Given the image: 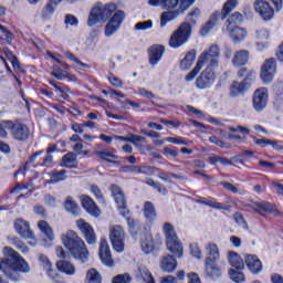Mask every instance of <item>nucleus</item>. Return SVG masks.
<instances>
[{
	"mask_svg": "<svg viewBox=\"0 0 283 283\" xmlns=\"http://www.w3.org/2000/svg\"><path fill=\"white\" fill-rule=\"evenodd\" d=\"M91 192L95 196L98 202H101L102 205H105V197H103V192L101 191V188H98V186L96 185L91 186Z\"/></svg>",
	"mask_w": 283,
	"mask_h": 283,
	"instance_id": "4d7b16f0",
	"label": "nucleus"
},
{
	"mask_svg": "<svg viewBox=\"0 0 283 283\" xmlns=\"http://www.w3.org/2000/svg\"><path fill=\"white\" fill-rule=\"evenodd\" d=\"M52 76L57 78V81H63V78L69 77V74H67V72H64L62 70L54 67V71L52 72Z\"/></svg>",
	"mask_w": 283,
	"mask_h": 283,
	"instance_id": "0e129e2a",
	"label": "nucleus"
},
{
	"mask_svg": "<svg viewBox=\"0 0 283 283\" xmlns=\"http://www.w3.org/2000/svg\"><path fill=\"white\" fill-rule=\"evenodd\" d=\"M56 268L65 275H74L76 273V268L69 261L60 260L56 262Z\"/></svg>",
	"mask_w": 283,
	"mask_h": 283,
	"instance_id": "2f4dec72",
	"label": "nucleus"
},
{
	"mask_svg": "<svg viewBox=\"0 0 283 283\" xmlns=\"http://www.w3.org/2000/svg\"><path fill=\"white\" fill-rule=\"evenodd\" d=\"M249 56H250V53L248 50H240L234 53V55L232 57V64L235 67L247 65V63H249Z\"/></svg>",
	"mask_w": 283,
	"mask_h": 283,
	"instance_id": "a878e982",
	"label": "nucleus"
},
{
	"mask_svg": "<svg viewBox=\"0 0 283 283\" xmlns=\"http://www.w3.org/2000/svg\"><path fill=\"white\" fill-rule=\"evenodd\" d=\"M146 185H148L149 187H153L154 189H157L159 193H164V195L167 193V188H164L160 182H156L151 178L146 179Z\"/></svg>",
	"mask_w": 283,
	"mask_h": 283,
	"instance_id": "864d4df0",
	"label": "nucleus"
},
{
	"mask_svg": "<svg viewBox=\"0 0 283 283\" xmlns=\"http://www.w3.org/2000/svg\"><path fill=\"white\" fill-rule=\"evenodd\" d=\"M207 67L205 71L200 74V76L196 80V86L198 90H209L211 85L216 82V73L213 70L218 67V65H212L210 62H206L205 64Z\"/></svg>",
	"mask_w": 283,
	"mask_h": 283,
	"instance_id": "6e6552de",
	"label": "nucleus"
},
{
	"mask_svg": "<svg viewBox=\"0 0 283 283\" xmlns=\"http://www.w3.org/2000/svg\"><path fill=\"white\" fill-rule=\"evenodd\" d=\"M227 260L232 266V269L242 270L244 269V261L242 260V256L238 254L235 251H228L227 252Z\"/></svg>",
	"mask_w": 283,
	"mask_h": 283,
	"instance_id": "5701e85b",
	"label": "nucleus"
},
{
	"mask_svg": "<svg viewBox=\"0 0 283 283\" xmlns=\"http://www.w3.org/2000/svg\"><path fill=\"white\" fill-rule=\"evenodd\" d=\"M238 0H228L223 7H222V14H226V19L227 17H229V13H231L232 11L235 10V8H238Z\"/></svg>",
	"mask_w": 283,
	"mask_h": 283,
	"instance_id": "c03bdc74",
	"label": "nucleus"
},
{
	"mask_svg": "<svg viewBox=\"0 0 283 283\" xmlns=\"http://www.w3.org/2000/svg\"><path fill=\"white\" fill-rule=\"evenodd\" d=\"M203 205H207V207H212V209H218L219 211H227L229 210V206L224 203H220L216 200H207L202 201Z\"/></svg>",
	"mask_w": 283,
	"mask_h": 283,
	"instance_id": "de8ad7c7",
	"label": "nucleus"
},
{
	"mask_svg": "<svg viewBox=\"0 0 283 283\" xmlns=\"http://www.w3.org/2000/svg\"><path fill=\"white\" fill-rule=\"evenodd\" d=\"M254 10L264 21H271L273 17H275V11L271 8V4L264 0H255Z\"/></svg>",
	"mask_w": 283,
	"mask_h": 283,
	"instance_id": "4468645a",
	"label": "nucleus"
},
{
	"mask_svg": "<svg viewBox=\"0 0 283 283\" xmlns=\"http://www.w3.org/2000/svg\"><path fill=\"white\" fill-rule=\"evenodd\" d=\"M108 81L114 85V87H123V81H120V78L116 77L114 74L108 76Z\"/></svg>",
	"mask_w": 283,
	"mask_h": 283,
	"instance_id": "69168bd1",
	"label": "nucleus"
},
{
	"mask_svg": "<svg viewBox=\"0 0 283 283\" xmlns=\"http://www.w3.org/2000/svg\"><path fill=\"white\" fill-rule=\"evenodd\" d=\"M4 127H7L9 132H11V136L12 138H14V140L23 142L28 140V138L30 137V128L25 124L12 123L11 120H9L4 124Z\"/></svg>",
	"mask_w": 283,
	"mask_h": 283,
	"instance_id": "1a4fd4ad",
	"label": "nucleus"
},
{
	"mask_svg": "<svg viewBox=\"0 0 283 283\" xmlns=\"http://www.w3.org/2000/svg\"><path fill=\"white\" fill-rule=\"evenodd\" d=\"M81 201L82 207L90 216H93V218H101V209L96 207L93 198L87 195H83L81 197Z\"/></svg>",
	"mask_w": 283,
	"mask_h": 283,
	"instance_id": "a211bd4d",
	"label": "nucleus"
},
{
	"mask_svg": "<svg viewBox=\"0 0 283 283\" xmlns=\"http://www.w3.org/2000/svg\"><path fill=\"white\" fill-rule=\"evenodd\" d=\"M218 59H220V48L216 44H212L208 50L203 51L200 54V56L198 57L197 64L195 66V70L190 71L186 75L185 81H187V83H190V81H193V78L198 76V74L200 73V70H202V67L207 65V63H210V66L218 65L219 63Z\"/></svg>",
	"mask_w": 283,
	"mask_h": 283,
	"instance_id": "39448f33",
	"label": "nucleus"
},
{
	"mask_svg": "<svg viewBox=\"0 0 283 283\" xmlns=\"http://www.w3.org/2000/svg\"><path fill=\"white\" fill-rule=\"evenodd\" d=\"M277 72V64L275 63V59L271 57L263 62L261 66V81L264 85H269V83L273 82L275 78V74Z\"/></svg>",
	"mask_w": 283,
	"mask_h": 283,
	"instance_id": "9d476101",
	"label": "nucleus"
},
{
	"mask_svg": "<svg viewBox=\"0 0 283 283\" xmlns=\"http://www.w3.org/2000/svg\"><path fill=\"white\" fill-rule=\"evenodd\" d=\"M50 180H48V185H56V182H61V180H65L67 178V170H53L50 172Z\"/></svg>",
	"mask_w": 283,
	"mask_h": 283,
	"instance_id": "c9c22d12",
	"label": "nucleus"
},
{
	"mask_svg": "<svg viewBox=\"0 0 283 283\" xmlns=\"http://www.w3.org/2000/svg\"><path fill=\"white\" fill-rule=\"evenodd\" d=\"M111 191L118 209H125V207H127V201L125 200V195L123 193V190H120V187L113 185Z\"/></svg>",
	"mask_w": 283,
	"mask_h": 283,
	"instance_id": "b1692460",
	"label": "nucleus"
},
{
	"mask_svg": "<svg viewBox=\"0 0 283 283\" xmlns=\"http://www.w3.org/2000/svg\"><path fill=\"white\" fill-rule=\"evenodd\" d=\"M195 3L196 0H163V6L168 11H164L160 15V28H167V23L176 21Z\"/></svg>",
	"mask_w": 283,
	"mask_h": 283,
	"instance_id": "20e7f679",
	"label": "nucleus"
},
{
	"mask_svg": "<svg viewBox=\"0 0 283 283\" xmlns=\"http://www.w3.org/2000/svg\"><path fill=\"white\" fill-rule=\"evenodd\" d=\"M154 28V21L146 20L143 22H137L134 27V30L145 32V30H151Z\"/></svg>",
	"mask_w": 283,
	"mask_h": 283,
	"instance_id": "09e8293b",
	"label": "nucleus"
},
{
	"mask_svg": "<svg viewBox=\"0 0 283 283\" xmlns=\"http://www.w3.org/2000/svg\"><path fill=\"white\" fill-rule=\"evenodd\" d=\"M85 282L86 283H101V282H103V276H101V273H98V271L96 269L92 268L86 272Z\"/></svg>",
	"mask_w": 283,
	"mask_h": 283,
	"instance_id": "58836bf2",
	"label": "nucleus"
},
{
	"mask_svg": "<svg viewBox=\"0 0 283 283\" xmlns=\"http://www.w3.org/2000/svg\"><path fill=\"white\" fill-rule=\"evenodd\" d=\"M76 227L80 229L81 233L84 235L85 233L94 230L92 226L88 222H85V220L80 219L76 221Z\"/></svg>",
	"mask_w": 283,
	"mask_h": 283,
	"instance_id": "3c124183",
	"label": "nucleus"
},
{
	"mask_svg": "<svg viewBox=\"0 0 283 283\" xmlns=\"http://www.w3.org/2000/svg\"><path fill=\"white\" fill-rule=\"evenodd\" d=\"M164 233L167 242H170L171 240H178V234H176V230L171 223H164Z\"/></svg>",
	"mask_w": 283,
	"mask_h": 283,
	"instance_id": "a19ab883",
	"label": "nucleus"
},
{
	"mask_svg": "<svg viewBox=\"0 0 283 283\" xmlns=\"http://www.w3.org/2000/svg\"><path fill=\"white\" fill-rule=\"evenodd\" d=\"M95 156L101 158V160H106V163H114V160H118V156L114 155V153L106 148L95 150Z\"/></svg>",
	"mask_w": 283,
	"mask_h": 283,
	"instance_id": "e433bc0d",
	"label": "nucleus"
},
{
	"mask_svg": "<svg viewBox=\"0 0 283 283\" xmlns=\"http://www.w3.org/2000/svg\"><path fill=\"white\" fill-rule=\"evenodd\" d=\"M229 275H230V279L232 280V282H235V283L244 282V273H242V270H238L235 268L230 269Z\"/></svg>",
	"mask_w": 283,
	"mask_h": 283,
	"instance_id": "37998d69",
	"label": "nucleus"
},
{
	"mask_svg": "<svg viewBox=\"0 0 283 283\" xmlns=\"http://www.w3.org/2000/svg\"><path fill=\"white\" fill-rule=\"evenodd\" d=\"M139 244L142 251L146 254L154 253V251L158 249V244H156V241H154V235L147 232L140 234Z\"/></svg>",
	"mask_w": 283,
	"mask_h": 283,
	"instance_id": "dca6fc26",
	"label": "nucleus"
},
{
	"mask_svg": "<svg viewBox=\"0 0 283 283\" xmlns=\"http://www.w3.org/2000/svg\"><path fill=\"white\" fill-rule=\"evenodd\" d=\"M15 231L24 240H34V232L30 229V223L23 219H18L14 223Z\"/></svg>",
	"mask_w": 283,
	"mask_h": 283,
	"instance_id": "f3484780",
	"label": "nucleus"
},
{
	"mask_svg": "<svg viewBox=\"0 0 283 283\" xmlns=\"http://www.w3.org/2000/svg\"><path fill=\"white\" fill-rule=\"evenodd\" d=\"M271 282L272 283H283V276L280 274H272Z\"/></svg>",
	"mask_w": 283,
	"mask_h": 283,
	"instance_id": "774afa93",
	"label": "nucleus"
},
{
	"mask_svg": "<svg viewBox=\"0 0 283 283\" xmlns=\"http://www.w3.org/2000/svg\"><path fill=\"white\" fill-rule=\"evenodd\" d=\"M242 20H243L242 13L234 12L228 18L226 22V28L227 25H235V23H242Z\"/></svg>",
	"mask_w": 283,
	"mask_h": 283,
	"instance_id": "8fccbe9b",
	"label": "nucleus"
},
{
	"mask_svg": "<svg viewBox=\"0 0 283 283\" xmlns=\"http://www.w3.org/2000/svg\"><path fill=\"white\" fill-rule=\"evenodd\" d=\"M84 239L86 240L87 244L94 245L96 244V232L94 230H90L88 232L84 233Z\"/></svg>",
	"mask_w": 283,
	"mask_h": 283,
	"instance_id": "bf43d9fd",
	"label": "nucleus"
},
{
	"mask_svg": "<svg viewBox=\"0 0 283 283\" xmlns=\"http://www.w3.org/2000/svg\"><path fill=\"white\" fill-rule=\"evenodd\" d=\"M125 17L126 14L123 10H116V4L97 2L91 9L87 25L92 28L96 23H106L108 21L105 25L104 34L109 38L120 30Z\"/></svg>",
	"mask_w": 283,
	"mask_h": 283,
	"instance_id": "f257e3e1",
	"label": "nucleus"
},
{
	"mask_svg": "<svg viewBox=\"0 0 283 283\" xmlns=\"http://www.w3.org/2000/svg\"><path fill=\"white\" fill-rule=\"evenodd\" d=\"M167 249L172 253L175 258H182V243L178 241V239H174L171 241H166Z\"/></svg>",
	"mask_w": 283,
	"mask_h": 283,
	"instance_id": "cd10ccee",
	"label": "nucleus"
},
{
	"mask_svg": "<svg viewBox=\"0 0 283 283\" xmlns=\"http://www.w3.org/2000/svg\"><path fill=\"white\" fill-rule=\"evenodd\" d=\"M269 103V90L266 87L258 88L252 97V105L255 112H262Z\"/></svg>",
	"mask_w": 283,
	"mask_h": 283,
	"instance_id": "9b49d317",
	"label": "nucleus"
},
{
	"mask_svg": "<svg viewBox=\"0 0 283 283\" xmlns=\"http://www.w3.org/2000/svg\"><path fill=\"white\" fill-rule=\"evenodd\" d=\"M177 256H174L171 254H166L161 258L159 262V266L161 271H165L166 273H174L178 266V261L176 260Z\"/></svg>",
	"mask_w": 283,
	"mask_h": 283,
	"instance_id": "aec40b11",
	"label": "nucleus"
},
{
	"mask_svg": "<svg viewBox=\"0 0 283 283\" xmlns=\"http://www.w3.org/2000/svg\"><path fill=\"white\" fill-rule=\"evenodd\" d=\"M108 238L116 253L125 252V238H127V232H125L123 226L111 224L108 228Z\"/></svg>",
	"mask_w": 283,
	"mask_h": 283,
	"instance_id": "0eeeda50",
	"label": "nucleus"
},
{
	"mask_svg": "<svg viewBox=\"0 0 283 283\" xmlns=\"http://www.w3.org/2000/svg\"><path fill=\"white\" fill-rule=\"evenodd\" d=\"M206 275L209 277H220L222 275V271L216 265V261H206Z\"/></svg>",
	"mask_w": 283,
	"mask_h": 283,
	"instance_id": "f704fd0d",
	"label": "nucleus"
},
{
	"mask_svg": "<svg viewBox=\"0 0 283 283\" xmlns=\"http://www.w3.org/2000/svg\"><path fill=\"white\" fill-rule=\"evenodd\" d=\"M61 240L63 245L72 255V258H74V260H80V262L83 263L87 261V258H90V251L87 250V245L75 231H66L61 235Z\"/></svg>",
	"mask_w": 283,
	"mask_h": 283,
	"instance_id": "7ed1b4c3",
	"label": "nucleus"
},
{
	"mask_svg": "<svg viewBox=\"0 0 283 283\" xmlns=\"http://www.w3.org/2000/svg\"><path fill=\"white\" fill-rule=\"evenodd\" d=\"M224 19H227V14H222L220 11L213 12L210 15L209 21L201 29V36H207V34H209V32H211V30H213V28H216L220 21H224Z\"/></svg>",
	"mask_w": 283,
	"mask_h": 283,
	"instance_id": "2eb2a0df",
	"label": "nucleus"
},
{
	"mask_svg": "<svg viewBox=\"0 0 283 283\" xmlns=\"http://www.w3.org/2000/svg\"><path fill=\"white\" fill-rule=\"evenodd\" d=\"M144 216L147 222H154L156 220V206L151 201H145L144 203Z\"/></svg>",
	"mask_w": 283,
	"mask_h": 283,
	"instance_id": "72a5a7b5",
	"label": "nucleus"
},
{
	"mask_svg": "<svg viewBox=\"0 0 283 283\" xmlns=\"http://www.w3.org/2000/svg\"><path fill=\"white\" fill-rule=\"evenodd\" d=\"M247 91V84L244 82H233L230 86V96L231 98H235V96H240V94H244Z\"/></svg>",
	"mask_w": 283,
	"mask_h": 283,
	"instance_id": "4c0bfd02",
	"label": "nucleus"
},
{
	"mask_svg": "<svg viewBox=\"0 0 283 283\" xmlns=\"http://www.w3.org/2000/svg\"><path fill=\"white\" fill-rule=\"evenodd\" d=\"M196 49H192L188 53H186L185 57L180 62V69L191 70V65H193V62L196 61Z\"/></svg>",
	"mask_w": 283,
	"mask_h": 283,
	"instance_id": "7c9ffc66",
	"label": "nucleus"
},
{
	"mask_svg": "<svg viewBox=\"0 0 283 283\" xmlns=\"http://www.w3.org/2000/svg\"><path fill=\"white\" fill-rule=\"evenodd\" d=\"M38 229H40L41 233H43L45 235V238H48V240H50V242H53L54 230H52V226H50V223H48V221H45V220L39 221Z\"/></svg>",
	"mask_w": 283,
	"mask_h": 283,
	"instance_id": "473e14b6",
	"label": "nucleus"
},
{
	"mask_svg": "<svg viewBox=\"0 0 283 283\" xmlns=\"http://www.w3.org/2000/svg\"><path fill=\"white\" fill-rule=\"evenodd\" d=\"M64 209L67 211V213H71L72 216H81V208H78V203H76V200L72 197H66L64 200Z\"/></svg>",
	"mask_w": 283,
	"mask_h": 283,
	"instance_id": "bb28decb",
	"label": "nucleus"
},
{
	"mask_svg": "<svg viewBox=\"0 0 283 283\" xmlns=\"http://www.w3.org/2000/svg\"><path fill=\"white\" fill-rule=\"evenodd\" d=\"M251 81H255V72L254 71H250L247 73L243 83L245 85H249L251 83Z\"/></svg>",
	"mask_w": 283,
	"mask_h": 283,
	"instance_id": "338daca9",
	"label": "nucleus"
},
{
	"mask_svg": "<svg viewBox=\"0 0 283 283\" xmlns=\"http://www.w3.org/2000/svg\"><path fill=\"white\" fill-rule=\"evenodd\" d=\"M112 283H132V275L128 273L118 274L113 277Z\"/></svg>",
	"mask_w": 283,
	"mask_h": 283,
	"instance_id": "5fc2aeb1",
	"label": "nucleus"
},
{
	"mask_svg": "<svg viewBox=\"0 0 283 283\" xmlns=\"http://www.w3.org/2000/svg\"><path fill=\"white\" fill-rule=\"evenodd\" d=\"M3 259L0 260V271L4 273L9 280L18 282L19 273H30V264L14 249L4 247L2 250Z\"/></svg>",
	"mask_w": 283,
	"mask_h": 283,
	"instance_id": "f03ea898",
	"label": "nucleus"
},
{
	"mask_svg": "<svg viewBox=\"0 0 283 283\" xmlns=\"http://www.w3.org/2000/svg\"><path fill=\"white\" fill-rule=\"evenodd\" d=\"M98 255L103 264H105L106 266H114V259L112 258V249H109V243L107 242L106 238H102L99 240Z\"/></svg>",
	"mask_w": 283,
	"mask_h": 283,
	"instance_id": "ddd939ff",
	"label": "nucleus"
},
{
	"mask_svg": "<svg viewBox=\"0 0 283 283\" xmlns=\"http://www.w3.org/2000/svg\"><path fill=\"white\" fill-rule=\"evenodd\" d=\"M245 264L251 273H262V262L255 255H247Z\"/></svg>",
	"mask_w": 283,
	"mask_h": 283,
	"instance_id": "393cba45",
	"label": "nucleus"
},
{
	"mask_svg": "<svg viewBox=\"0 0 283 283\" xmlns=\"http://www.w3.org/2000/svg\"><path fill=\"white\" fill-rule=\"evenodd\" d=\"M78 165V160L76 159V155L74 153H69L62 158V167H76Z\"/></svg>",
	"mask_w": 283,
	"mask_h": 283,
	"instance_id": "ea45409f",
	"label": "nucleus"
},
{
	"mask_svg": "<svg viewBox=\"0 0 283 283\" xmlns=\"http://www.w3.org/2000/svg\"><path fill=\"white\" fill-rule=\"evenodd\" d=\"M165 53V46L163 45H153L149 49V63L150 65L156 66L163 59V54Z\"/></svg>",
	"mask_w": 283,
	"mask_h": 283,
	"instance_id": "4be33fe9",
	"label": "nucleus"
},
{
	"mask_svg": "<svg viewBox=\"0 0 283 283\" xmlns=\"http://www.w3.org/2000/svg\"><path fill=\"white\" fill-rule=\"evenodd\" d=\"M208 163L210 164V165H224V166H227V165H233V163L231 161V160H229V159H227V158H224V157H220V156H210L209 158H208Z\"/></svg>",
	"mask_w": 283,
	"mask_h": 283,
	"instance_id": "49530a36",
	"label": "nucleus"
},
{
	"mask_svg": "<svg viewBox=\"0 0 283 283\" xmlns=\"http://www.w3.org/2000/svg\"><path fill=\"white\" fill-rule=\"evenodd\" d=\"M65 25H73L76 28L78 25V19L74 14H66L64 20Z\"/></svg>",
	"mask_w": 283,
	"mask_h": 283,
	"instance_id": "680f3d73",
	"label": "nucleus"
},
{
	"mask_svg": "<svg viewBox=\"0 0 283 283\" xmlns=\"http://www.w3.org/2000/svg\"><path fill=\"white\" fill-rule=\"evenodd\" d=\"M138 273L139 276L144 280L145 283H155L154 282V276L151 275V272L147 269L145 265H139L138 266Z\"/></svg>",
	"mask_w": 283,
	"mask_h": 283,
	"instance_id": "79ce46f5",
	"label": "nucleus"
},
{
	"mask_svg": "<svg viewBox=\"0 0 283 283\" xmlns=\"http://www.w3.org/2000/svg\"><path fill=\"white\" fill-rule=\"evenodd\" d=\"M39 265L41 266V269H43V271L46 272V275L51 280H56V275H59V274L54 270V266L52 265V261H50V258H48L44 254H40L39 255Z\"/></svg>",
	"mask_w": 283,
	"mask_h": 283,
	"instance_id": "412c9836",
	"label": "nucleus"
},
{
	"mask_svg": "<svg viewBox=\"0 0 283 283\" xmlns=\"http://www.w3.org/2000/svg\"><path fill=\"white\" fill-rule=\"evenodd\" d=\"M76 227L80 229L81 233L84 235L85 233L94 230L92 226L88 222H85V220L80 219L76 221Z\"/></svg>",
	"mask_w": 283,
	"mask_h": 283,
	"instance_id": "603ef678",
	"label": "nucleus"
},
{
	"mask_svg": "<svg viewBox=\"0 0 283 283\" xmlns=\"http://www.w3.org/2000/svg\"><path fill=\"white\" fill-rule=\"evenodd\" d=\"M227 32L229 33L230 38L232 39L233 43H242L244 39H247V29L240 28L238 25H227Z\"/></svg>",
	"mask_w": 283,
	"mask_h": 283,
	"instance_id": "6ab92c4d",
	"label": "nucleus"
},
{
	"mask_svg": "<svg viewBox=\"0 0 283 283\" xmlns=\"http://www.w3.org/2000/svg\"><path fill=\"white\" fill-rule=\"evenodd\" d=\"M191 32V24L189 22H182L177 30L171 33L168 42L169 48L172 50H178L182 48V45L189 43Z\"/></svg>",
	"mask_w": 283,
	"mask_h": 283,
	"instance_id": "423d86ee",
	"label": "nucleus"
},
{
	"mask_svg": "<svg viewBox=\"0 0 283 283\" xmlns=\"http://www.w3.org/2000/svg\"><path fill=\"white\" fill-rule=\"evenodd\" d=\"M115 140H127L128 143H133V145H136V143H145V137L139 135H130L129 137H123V136H114Z\"/></svg>",
	"mask_w": 283,
	"mask_h": 283,
	"instance_id": "a18cd8bd",
	"label": "nucleus"
},
{
	"mask_svg": "<svg viewBox=\"0 0 283 283\" xmlns=\"http://www.w3.org/2000/svg\"><path fill=\"white\" fill-rule=\"evenodd\" d=\"M255 34L258 41H269L271 39V33L268 29H258Z\"/></svg>",
	"mask_w": 283,
	"mask_h": 283,
	"instance_id": "6e6d98bb",
	"label": "nucleus"
},
{
	"mask_svg": "<svg viewBox=\"0 0 283 283\" xmlns=\"http://www.w3.org/2000/svg\"><path fill=\"white\" fill-rule=\"evenodd\" d=\"M56 6L52 4L51 2H46L44 4V7L41 9L40 12V19H42V21H50V19H52V17H54V13L56 12Z\"/></svg>",
	"mask_w": 283,
	"mask_h": 283,
	"instance_id": "c85d7f7f",
	"label": "nucleus"
},
{
	"mask_svg": "<svg viewBox=\"0 0 283 283\" xmlns=\"http://www.w3.org/2000/svg\"><path fill=\"white\" fill-rule=\"evenodd\" d=\"M249 207L252 209V211H254V213H259V216H264L262 211L270 213L271 216H280V210H277V207L269 201H255Z\"/></svg>",
	"mask_w": 283,
	"mask_h": 283,
	"instance_id": "f8f14e48",
	"label": "nucleus"
},
{
	"mask_svg": "<svg viewBox=\"0 0 283 283\" xmlns=\"http://www.w3.org/2000/svg\"><path fill=\"white\" fill-rule=\"evenodd\" d=\"M190 253L193 255V258H197V260L202 258V251H200V247H198L196 243L190 244Z\"/></svg>",
	"mask_w": 283,
	"mask_h": 283,
	"instance_id": "e2e57ef3",
	"label": "nucleus"
},
{
	"mask_svg": "<svg viewBox=\"0 0 283 283\" xmlns=\"http://www.w3.org/2000/svg\"><path fill=\"white\" fill-rule=\"evenodd\" d=\"M206 251L208 252V258L206 262H216V260H220V249L216 243H208L206 247Z\"/></svg>",
	"mask_w": 283,
	"mask_h": 283,
	"instance_id": "c756f323",
	"label": "nucleus"
},
{
	"mask_svg": "<svg viewBox=\"0 0 283 283\" xmlns=\"http://www.w3.org/2000/svg\"><path fill=\"white\" fill-rule=\"evenodd\" d=\"M158 171V168L151 166H139V174H145L146 176H154Z\"/></svg>",
	"mask_w": 283,
	"mask_h": 283,
	"instance_id": "052dcab7",
	"label": "nucleus"
},
{
	"mask_svg": "<svg viewBox=\"0 0 283 283\" xmlns=\"http://www.w3.org/2000/svg\"><path fill=\"white\" fill-rule=\"evenodd\" d=\"M198 19H200V9L196 8L188 13V21L192 25H196V21H198Z\"/></svg>",
	"mask_w": 283,
	"mask_h": 283,
	"instance_id": "13d9d810",
	"label": "nucleus"
}]
</instances>
